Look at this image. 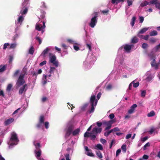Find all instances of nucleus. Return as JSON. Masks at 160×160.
<instances>
[{
    "instance_id": "obj_1",
    "label": "nucleus",
    "mask_w": 160,
    "mask_h": 160,
    "mask_svg": "<svg viewBox=\"0 0 160 160\" xmlns=\"http://www.w3.org/2000/svg\"><path fill=\"white\" fill-rule=\"evenodd\" d=\"M102 128H98L95 127L92 129L91 132H90V137L92 140H95L97 135L98 133H100L102 131Z\"/></svg>"
},
{
    "instance_id": "obj_2",
    "label": "nucleus",
    "mask_w": 160,
    "mask_h": 160,
    "mask_svg": "<svg viewBox=\"0 0 160 160\" xmlns=\"http://www.w3.org/2000/svg\"><path fill=\"white\" fill-rule=\"evenodd\" d=\"M22 4L23 8L21 10L20 13L22 14H25L27 12L28 8L29 7L28 0H24Z\"/></svg>"
},
{
    "instance_id": "obj_3",
    "label": "nucleus",
    "mask_w": 160,
    "mask_h": 160,
    "mask_svg": "<svg viewBox=\"0 0 160 160\" xmlns=\"http://www.w3.org/2000/svg\"><path fill=\"white\" fill-rule=\"evenodd\" d=\"M94 14V16L91 18L89 23V26L92 28H93L96 24L97 22V18L98 17V12H95Z\"/></svg>"
},
{
    "instance_id": "obj_4",
    "label": "nucleus",
    "mask_w": 160,
    "mask_h": 160,
    "mask_svg": "<svg viewBox=\"0 0 160 160\" xmlns=\"http://www.w3.org/2000/svg\"><path fill=\"white\" fill-rule=\"evenodd\" d=\"M24 78L25 76H24V75H20L16 83V85L17 87H19L24 85L25 82Z\"/></svg>"
},
{
    "instance_id": "obj_5",
    "label": "nucleus",
    "mask_w": 160,
    "mask_h": 160,
    "mask_svg": "<svg viewBox=\"0 0 160 160\" xmlns=\"http://www.w3.org/2000/svg\"><path fill=\"white\" fill-rule=\"evenodd\" d=\"M149 56L150 58L151 59H152L153 60L151 62V64L152 67H155L156 69L158 68L159 63H156L155 60L156 58L153 55H149Z\"/></svg>"
},
{
    "instance_id": "obj_6",
    "label": "nucleus",
    "mask_w": 160,
    "mask_h": 160,
    "mask_svg": "<svg viewBox=\"0 0 160 160\" xmlns=\"http://www.w3.org/2000/svg\"><path fill=\"white\" fill-rule=\"evenodd\" d=\"M56 58L55 55L50 56L49 58V62L55 67H58V62L56 60Z\"/></svg>"
},
{
    "instance_id": "obj_7",
    "label": "nucleus",
    "mask_w": 160,
    "mask_h": 160,
    "mask_svg": "<svg viewBox=\"0 0 160 160\" xmlns=\"http://www.w3.org/2000/svg\"><path fill=\"white\" fill-rule=\"evenodd\" d=\"M11 141L18 142L19 141L18 139L17 134L14 132H13L11 133V137L10 138Z\"/></svg>"
},
{
    "instance_id": "obj_8",
    "label": "nucleus",
    "mask_w": 160,
    "mask_h": 160,
    "mask_svg": "<svg viewBox=\"0 0 160 160\" xmlns=\"http://www.w3.org/2000/svg\"><path fill=\"white\" fill-rule=\"evenodd\" d=\"M74 129V126L73 125H69L68 128L65 135L66 137H69L72 133Z\"/></svg>"
},
{
    "instance_id": "obj_9",
    "label": "nucleus",
    "mask_w": 160,
    "mask_h": 160,
    "mask_svg": "<svg viewBox=\"0 0 160 160\" xmlns=\"http://www.w3.org/2000/svg\"><path fill=\"white\" fill-rule=\"evenodd\" d=\"M113 122H114L113 120H110L108 122L106 121L103 122V124L107 126V127L105 128V130H106L110 129L111 128L112 124L113 123Z\"/></svg>"
},
{
    "instance_id": "obj_10",
    "label": "nucleus",
    "mask_w": 160,
    "mask_h": 160,
    "mask_svg": "<svg viewBox=\"0 0 160 160\" xmlns=\"http://www.w3.org/2000/svg\"><path fill=\"white\" fill-rule=\"evenodd\" d=\"M27 86V84H25L20 88L18 92L19 94L22 95L23 92H25L28 89Z\"/></svg>"
},
{
    "instance_id": "obj_11",
    "label": "nucleus",
    "mask_w": 160,
    "mask_h": 160,
    "mask_svg": "<svg viewBox=\"0 0 160 160\" xmlns=\"http://www.w3.org/2000/svg\"><path fill=\"white\" fill-rule=\"evenodd\" d=\"M152 4H154L156 7L158 9L160 8V1L159 0H151Z\"/></svg>"
},
{
    "instance_id": "obj_12",
    "label": "nucleus",
    "mask_w": 160,
    "mask_h": 160,
    "mask_svg": "<svg viewBox=\"0 0 160 160\" xmlns=\"http://www.w3.org/2000/svg\"><path fill=\"white\" fill-rule=\"evenodd\" d=\"M133 47V45L125 44L123 47L125 51L128 53L130 52L132 48Z\"/></svg>"
},
{
    "instance_id": "obj_13",
    "label": "nucleus",
    "mask_w": 160,
    "mask_h": 160,
    "mask_svg": "<svg viewBox=\"0 0 160 160\" xmlns=\"http://www.w3.org/2000/svg\"><path fill=\"white\" fill-rule=\"evenodd\" d=\"M97 100L98 101V100L96 99L95 96L94 95H92L90 99V102L91 104V105H94L95 103Z\"/></svg>"
},
{
    "instance_id": "obj_14",
    "label": "nucleus",
    "mask_w": 160,
    "mask_h": 160,
    "mask_svg": "<svg viewBox=\"0 0 160 160\" xmlns=\"http://www.w3.org/2000/svg\"><path fill=\"white\" fill-rule=\"evenodd\" d=\"M14 120V119L13 118L8 119L5 121L4 122V125L5 126H7L13 122Z\"/></svg>"
},
{
    "instance_id": "obj_15",
    "label": "nucleus",
    "mask_w": 160,
    "mask_h": 160,
    "mask_svg": "<svg viewBox=\"0 0 160 160\" xmlns=\"http://www.w3.org/2000/svg\"><path fill=\"white\" fill-rule=\"evenodd\" d=\"M138 41V39L136 36H134L131 40V42L132 43L135 44L137 43Z\"/></svg>"
},
{
    "instance_id": "obj_16",
    "label": "nucleus",
    "mask_w": 160,
    "mask_h": 160,
    "mask_svg": "<svg viewBox=\"0 0 160 160\" xmlns=\"http://www.w3.org/2000/svg\"><path fill=\"white\" fill-rule=\"evenodd\" d=\"M152 4V3H150V1L149 2H148L147 1H144V2H142L140 5V6L143 7L148 5H150Z\"/></svg>"
},
{
    "instance_id": "obj_17",
    "label": "nucleus",
    "mask_w": 160,
    "mask_h": 160,
    "mask_svg": "<svg viewBox=\"0 0 160 160\" xmlns=\"http://www.w3.org/2000/svg\"><path fill=\"white\" fill-rule=\"evenodd\" d=\"M42 71L41 69H40L38 71V72L36 73L35 72H32V74L33 76H35V78H36L38 74H40L42 72Z\"/></svg>"
},
{
    "instance_id": "obj_18",
    "label": "nucleus",
    "mask_w": 160,
    "mask_h": 160,
    "mask_svg": "<svg viewBox=\"0 0 160 160\" xmlns=\"http://www.w3.org/2000/svg\"><path fill=\"white\" fill-rule=\"evenodd\" d=\"M34 145L36 147V150L35 151H41L40 148L41 147V146L40 145V144L39 143H37L36 144H35V142H33Z\"/></svg>"
},
{
    "instance_id": "obj_19",
    "label": "nucleus",
    "mask_w": 160,
    "mask_h": 160,
    "mask_svg": "<svg viewBox=\"0 0 160 160\" xmlns=\"http://www.w3.org/2000/svg\"><path fill=\"white\" fill-rule=\"evenodd\" d=\"M98 101L97 100L95 102V103L94 105H91V110L89 111V113H92L94 112V106H95L97 103Z\"/></svg>"
},
{
    "instance_id": "obj_20",
    "label": "nucleus",
    "mask_w": 160,
    "mask_h": 160,
    "mask_svg": "<svg viewBox=\"0 0 160 160\" xmlns=\"http://www.w3.org/2000/svg\"><path fill=\"white\" fill-rule=\"evenodd\" d=\"M124 1V0H112L111 2L112 4L115 3L118 4L119 3L123 2Z\"/></svg>"
},
{
    "instance_id": "obj_21",
    "label": "nucleus",
    "mask_w": 160,
    "mask_h": 160,
    "mask_svg": "<svg viewBox=\"0 0 160 160\" xmlns=\"http://www.w3.org/2000/svg\"><path fill=\"white\" fill-rule=\"evenodd\" d=\"M148 28H144L141 29L138 33H139L143 34L146 32L148 30Z\"/></svg>"
},
{
    "instance_id": "obj_22",
    "label": "nucleus",
    "mask_w": 160,
    "mask_h": 160,
    "mask_svg": "<svg viewBox=\"0 0 160 160\" xmlns=\"http://www.w3.org/2000/svg\"><path fill=\"white\" fill-rule=\"evenodd\" d=\"M35 153L37 158L38 159V158H39L41 154V151H35Z\"/></svg>"
},
{
    "instance_id": "obj_23",
    "label": "nucleus",
    "mask_w": 160,
    "mask_h": 160,
    "mask_svg": "<svg viewBox=\"0 0 160 160\" xmlns=\"http://www.w3.org/2000/svg\"><path fill=\"white\" fill-rule=\"evenodd\" d=\"M80 131V129L79 128H77L76 129L74 130L72 132V134L73 136H76L79 134Z\"/></svg>"
},
{
    "instance_id": "obj_24",
    "label": "nucleus",
    "mask_w": 160,
    "mask_h": 160,
    "mask_svg": "<svg viewBox=\"0 0 160 160\" xmlns=\"http://www.w3.org/2000/svg\"><path fill=\"white\" fill-rule=\"evenodd\" d=\"M96 154L98 158L100 159H101L102 158V155L101 152L99 151H96Z\"/></svg>"
},
{
    "instance_id": "obj_25",
    "label": "nucleus",
    "mask_w": 160,
    "mask_h": 160,
    "mask_svg": "<svg viewBox=\"0 0 160 160\" xmlns=\"http://www.w3.org/2000/svg\"><path fill=\"white\" fill-rule=\"evenodd\" d=\"M49 50V49L47 48L42 53V55H43L44 57H46V54H47Z\"/></svg>"
},
{
    "instance_id": "obj_26",
    "label": "nucleus",
    "mask_w": 160,
    "mask_h": 160,
    "mask_svg": "<svg viewBox=\"0 0 160 160\" xmlns=\"http://www.w3.org/2000/svg\"><path fill=\"white\" fill-rule=\"evenodd\" d=\"M20 75H24V76L27 75V70L25 68H23L22 70V72Z\"/></svg>"
},
{
    "instance_id": "obj_27",
    "label": "nucleus",
    "mask_w": 160,
    "mask_h": 160,
    "mask_svg": "<svg viewBox=\"0 0 160 160\" xmlns=\"http://www.w3.org/2000/svg\"><path fill=\"white\" fill-rule=\"evenodd\" d=\"M149 34L151 36H156L158 34V32L156 31L153 30L149 33Z\"/></svg>"
},
{
    "instance_id": "obj_28",
    "label": "nucleus",
    "mask_w": 160,
    "mask_h": 160,
    "mask_svg": "<svg viewBox=\"0 0 160 160\" xmlns=\"http://www.w3.org/2000/svg\"><path fill=\"white\" fill-rule=\"evenodd\" d=\"M66 160H70V155L69 153H66L64 154ZM61 160H65L64 158H63Z\"/></svg>"
},
{
    "instance_id": "obj_29",
    "label": "nucleus",
    "mask_w": 160,
    "mask_h": 160,
    "mask_svg": "<svg viewBox=\"0 0 160 160\" xmlns=\"http://www.w3.org/2000/svg\"><path fill=\"white\" fill-rule=\"evenodd\" d=\"M34 50L33 47L32 46L31 47L29 50L28 53L31 54L32 55L34 52Z\"/></svg>"
},
{
    "instance_id": "obj_30",
    "label": "nucleus",
    "mask_w": 160,
    "mask_h": 160,
    "mask_svg": "<svg viewBox=\"0 0 160 160\" xmlns=\"http://www.w3.org/2000/svg\"><path fill=\"white\" fill-rule=\"evenodd\" d=\"M136 20V17H133L132 18L130 24L132 27H133L134 25Z\"/></svg>"
},
{
    "instance_id": "obj_31",
    "label": "nucleus",
    "mask_w": 160,
    "mask_h": 160,
    "mask_svg": "<svg viewBox=\"0 0 160 160\" xmlns=\"http://www.w3.org/2000/svg\"><path fill=\"white\" fill-rule=\"evenodd\" d=\"M42 29V26H40L39 24L37 23L36 25L35 29L38 31L41 30V29Z\"/></svg>"
},
{
    "instance_id": "obj_32",
    "label": "nucleus",
    "mask_w": 160,
    "mask_h": 160,
    "mask_svg": "<svg viewBox=\"0 0 160 160\" xmlns=\"http://www.w3.org/2000/svg\"><path fill=\"white\" fill-rule=\"evenodd\" d=\"M155 115V112L153 111H152L149 113H148L147 116L148 117H151Z\"/></svg>"
},
{
    "instance_id": "obj_33",
    "label": "nucleus",
    "mask_w": 160,
    "mask_h": 160,
    "mask_svg": "<svg viewBox=\"0 0 160 160\" xmlns=\"http://www.w3.org/2000/svg\"><path fill=\"white\" fill-rule=\"evenodd\" d=\"M20 72V70L19 69L17 70L14 73H13V77L14 78L18 76V74Z\"/></svg>"
},
{
    "instance_id": "obj_34",
    "label": "nucleus",
    "mask_w": 160,
    "mask_h": 160,
    "mask_svg": "<svg viewBox=\"0 0 160 160\" xmlns=\"http://www.w3.org/2000/svg\"><path fill=\"white\" fill-rule=\"evenodd\" d=\"M157 39L156 38H150L149 39L150 42L152 43H154L157 41Z\"/></svg>"
},
{
    "instance_id": "obj_35",
    "label": "nucleus",
    "mask_w": 160,
    "mask_h": 160,
    "mask_svg": "<svg viewBox=\"0 0 160 160\" xmlns=\"http://www.w3.org/2000/svg\"><path fill=\"white\" fill-rule=\"evenodd\" d=\"M41 13H42V15L40 16V18H41L42 19H43V20H44V18H45V12L43 11H41Z\"/></svg>"
},
{
    "instance_id": "obj_36",
    "label": "nucleus",
    "mask_w": 160,
    "mask_h": 160,
    "mask_svg": "<svg viewBox=\"0 0 160 160\" xmlns=\"http://www.w3.org/2000/svg\"><path fill=\"white\" fill-rule=\"evenodd\" d=\"M44 117L43 115H41L40 116L39 120V122L43 123L44 122Z\"/></svg>"
},
{
    "instance_id": "obj_37",
    "label": "nucleus",
    "mask_w": 160,
    "mask_h": 160,
    "mask_svg": "<svg viewBox=\"0 0 160 160\" xmlns=\"http://www.w3.org/2000/svg\"><path fill=\"white\" fill-rule=\"evenodd\" d=\"M127 146L126 144H123L121 147V149L124 152H125L127 150Z\"/></svg>"
},
{
    "instance_id": "obj_38",
    "label": "nucleus",
    "mask_w": 160,
    "mask_h": 160,
    "mask_svg": "<svg viewBox=\"0 0 160 160\" xmlns=\"http://www.w3.org/2000/svg\"><path fill=\"white\" fill-rule=\"evenodd\" d=\"M24 20V18L22 16H21L18 18V22L22 23Z\"/></svg>"
},
{
    "instance_id": "obj_39",
    "label": "nucleus",
    "mask_w": 160,
    "mask_h": 160,
    "mask_svg": "<svg viewBox=\"0 0 160 160\" xmlns=\"http://www.w3.org/2000/svg\"><path fill=\"white\" fill-rule=\"evenodd\" d=\"M96 147L100 150H102L103 149L102 146L100 144H97L96 146Z\"/></svg>"
},
{
    "instance_id": "obj_40",
    "label": "nucleus",
    "mask_w": 160,
    "mask_h": 160,
    "mask_svg": "<svg viewBox=\"0 0 160 160\" xmlns=\"http://www.w3.org/2000/svg\"><path fill=\"white\" fill-rule=\"evenodd\" d=\"M55 69V68L54 67H50L49 72L50 73H52Z\"/></svg>"
},
{
    "instance_id": "obj_41",
    "label": "nucleus",
    "mask_w": 160,
    "mask_h": 160,
    "mask_svg": "<svg viewBox=\"0 0 160 160\" xmlns=\"http://www.w3.org/2000/svg\"><path fill=\"white\" fill-rule=\"evenodd\" d=\"M134 81H133L132 82V83L133 84V86L134 88H137L138 87L139 84V83L137 82L136 83L134 82Z\"/></svg>"
},
{
    "instance_id": "obj_42",
    "label": "nucleus",
    "mask_w": 160,
    "mask_h": 160,
    "mask_svg": "<svg viewBox=\"0 0 160 160\" xmlns=\"http://www.w3.org/2000/svg\"><path fill=\"white\" fill-rule=\"evenodd\" d=\"M6 65H4L1 68H0V72H4L6 70Z\"/></svg>"
},
{
    "instance_id": "obj_43",
    "label": "nucleus",
    "mask_w": 160,
    "mask_h": 160,
    "mask_svg": "<svg viewBox=\"0 0 160 160\" xmlns=\"http://www.w3.org/2000/svg\"><path fill=\"white\" fill-rule=\"evenodd\" d=\"M17 46V44L16 43H12L10 45V47L9 48V49H14Z\"/></svg>"
},
{
    "instance_id": "obj_44",
    "label": "nucleus",
    "mask_w": 160,
    "mask_h": 160,
    "mask_svg": "<svg viewBox=\"0 0 160 160\" xmlns=\"http://www.w3.org/2000/svg\"><path fill=\"white\" fill-rule=\"evenodd\" d=\"M36 39L37 41H38L39 42V44H40L42 43V40L40 38L37 36L36 37Z\"/></svg>"
},
{
    "instance_id": "obj_45",
    "label": "nucleus",
    "mask_w": 160,
    "mask_h": 160,
    "mask_svg": "<svg viewBox=\"0 0 160 160\" xmlns=\"http://www.w3.org/2000/svg\"><path fill=\"white\" fill-rule=\"evenodd\" d=\"M43 124V123H42L39 122L36 125V127L38 128H40L42 127Z\"/></svg>"
},
{
    "instance_id": "obj_46",
    "label": "nucleus",
    "mask_w": 160,
    "mask_h": 160,
    "mask_svg": "<svg viewBox=\"0 0 160 160\" xmlns=\"http://www.w3.org/2000/svg\"><path fill=\"white\" fill-rule=\"evenodd\" d=\"M160 48V43L157 45L154 48L156 52H157Z\"/></svg>"
},
{
    "instance_id": "obj_47",
    "label": "nucleus",
    "mask_w": 160,
    "mask_h": 160,
    "mask_svg": "<svg viewBox=\"0 0 160 160\" xmlns=\"http://www.w3.org/2000/svg\"><path fill=\"white\" fill-rule=\"evenodd\" d=\"M12 87V85L11 84H9L7 88V90L8 91H10L11 90V89Z\"/></svg>"
},
{
    "instance_id": "obj_48",
    "label": "nucleus",
    "mask_w": 160,
    "mask_h": 160,
    "mask_svg": "<svg viewBox=\"0 0 160 160\" xmlns=\"http://www.w3.org/2000/svg\"><path fill=\"white\" fill-rule=\"evenodd\" d=\"M88 152L87 154V155L92 157H94V156L92 152V151L91 152L90 151Z\"/></svg>"
},
{
    "instance_id": "obj_49",
    "label": "nucleus",
    "mask_w": 160,
    "mask_h": 160,
    "mask_svg": "<svg viewBox=\"0 0 160 160\" xmlns=\"http://www.w3.org/2000/svg\"><path fill=\"white\" fill-rule=\"evenodd\" d=\"M148 45L146 43H143L142 44V48L143 49H145L147 47H148Z\"/></svg>"
},
{
    "instance_id": "obj_50",
    "label": "nucleus",
    "mask_w": 160,
    "mask_h": 160,
    "mask_svg": "<svg viewBox=\"0 0 160 160\" xmlns=\"http://www.w3.org/2000/svg\"><path fill=\"white\" fill-rule=\"evenodd\" d=\"M150 146V143L149 142H148L147 143H146L144 146L143 147V149L144 150H145L146 149V148L147 147H149Z\"/></svg>"
},
{
    "instance_id": "obj_51",
    "label": "nucleus",
    "mask_w": 160,
    "mask_h": 160,
    "mask_svg": "<svg viewBox=\"0 0 160 160\" xmlns=\"http://www.w3.org/2000/svg\"><path fill=\"white\" fill-rule=\"evenodd\" d=\"M146 94V91L145 90H143L142 91L141 96L142 97H145Z\"/></svg>"
},
{
    "instance_id": "obj_52",
    "label": "nucleus",
    "mask_w": 160,
    "mask_h": 160,
    "mask_svg": "<svg viewBox=\"0 0 160 160\" xmlns=\"http://www.w3.org/2000/svg\"><path fill=\"white\" fill-rule=\"evenodd\" d=\"M90 133L88 132H86L84 134V137L85 138H88L90 137Z\"/></svg>"
},
{
    "instance_id": "obj_53",
    "label": "nucleus",
    "mask_w": 160,
    "mask_h": 160,
    "mask_svg": "<svg viewBox=\"0 0 160 160\" xmlns=\"http://www.w3.org/2000/svg\"><path fill=\"white\" fill-rule=\"evenodd\" d=\"M149 158V157L148 155H145V154H144L143 155V156H142V158H141L143 160V159H144V160H147V159H148Z\"/></svg>"
},
{
    "instance_id": "obj_54",
    "label": "nucleus",
    "mask_w": 160,
    "mask_h": 160,
    "mask_svg": "<svg viewBox=\"0 0 160 160\" xmlns=\"http://www.w3.org/2000/svg\"><path fill=\"white\" fill-rule=\"evenodd\" d=\"M101 12L103 13L104 14H107V13H108L109 12V10H102L101 11Z\"/></svg>"
},
{
    "instance_id": "obj_55",
    "label": "nucleus",
    "mask_w": 160,
    "mask_h": 160,
    "mask_svg": "<svg viewBox=\"0 0 160 160\" xmlns=\"http://www.w3.org/2000/svg\"><path fill=\"white\" fill-rule=\"evenodd\" d=\"M112 88V85L111 84H108L106 87V89L107 90H110Z\"/></svg>"
},
{
    "instance_id": "obj_56",
    "label": "nucleus",
    "mask_w": 160,
    "mask_h": 160,
    "mask_svg": "<svg viewBox=\"0 0 160 160\" xmlns=\"http://www.w3.org/2000/svg\"><path fill=\"white\" fill-rule=\"evenodd\" d=\"M9 45V44L8 43H5L3 45V49L4 50H5L7 48V47Z\"/></svg>"
},
{
    "instance_id": "obj_57",
    "label": "nucleus",
    "mask_w": 160,
    "mask_h": 160,
    "mask_svg": "<svg viewBox=\"0 0 160 160\" xmlns=\"http://www.w3.org/2000/svg\"><path fill=\"white\" fill-rule=\"evenodd\" d=\"M42 8H47V6H46L45 3L44 2H42Z\"/></svg>"
},
{
    "instance_id": "obj_58",
    "label": "nucleus",
    "mask_w": 160,
    "mask_h": 160,
    "mask_svg": "<svg viewBox=\"0 0 160 160\" xmlns=\"http://www.w3.org/2000/svg\"><path fill=\"white\" fill-rule=\"evenodd\" d=\"M44 125L45 127V128L46 129H48L49 128L48 125H49V122H44Z\"/></svg>"
},
{
    "instance_id": "obj_59",
    "label": "nucleus",
    "mask_w": 160,
    "mask_h": 160,
    "mask_svg": "<svg viewBox=\"0 0 160 160\" xmlns=\"http://www.w3.org/2000/svg\"><path fill=\"white\" fill-rule=\"evenodd\" d=\"M127 2L128 6L132 5V2L131 0H127Z\"/></svg>"
},
{
    "instance_id": "obj_60",
    "label": "nucleus",
    "mask_w": 160,
    "mask_h": 160,
    "mask_svg": "<svg viewBox=\"0 0 160 160\" xmlns=\"http://www.w3.org/2000/svg\"><path fill=\"white\" fill-rule=\"evenodd\" d=\"M100 141V142L103 144H104L106 142V141L104 139L101 138Z\"/></svg>"
},
{
    "instance_id": "obj_61",
    "label": "nucleus",
    "mask_w": 160,
    "mask_h": 160,
    "mask_svg": "<svg viewBox=\"0 0 160 160\" xmlns=\"http://www.w3.org/2000/svg\"><path fill=\"white\" fill-rule=\"evenodd\" d=\"M46 63L47 62L46 61H44L40 63L39 65L40 66H42L43 65L46 64Z\"/></svg>"
},
{
    "instance_id": "obj_62",
    "label": "nucleus",
    "mask_w": 160,
    "mask_h": 160,
    "mask_svg": "<svg viewBox=\"0 0 160 160\" xmlns=\"http://www.w3.org/2000/svg\"><path fill=\"white\" fill-rule=\"evenodd\" d=\"M121 152V150L120 149H118L117 150L116 152V156H118Z\"/></svg>"
},
{
    "instance_id": "obj_63",
    "label": "nucleus",
    "mask_w": 160,
    "mask_h": 160,
    "mask_svg": "<svg viewBox=\"0 0 160 160\" xmlns=\"http://www.w3.org/2000/svg\"><path fill=\"white\" fill-rule=\"evenodd\" d=\"M137 106V105L136 104H135L133 105H132L131 107V109H132L133 110H134V109L136 108Z\"/></svg>"
},
{
    "instance_id": "obj_64",
    "label": "nucleus",
    "mask_w": 160,
    "mask_h": 160,
    "mask_svg": "<svg viewBox=\"0 0 160 160\" xmlns=\"http://www.w3.org/2000/svg\"><path fill=\"white\" fill-rule=\"evenodd\" d=\"M114 116H114V114L111 113L109 115V117L111 119H112L113 118H114Z\"/></svg>"
}]
</instances>
